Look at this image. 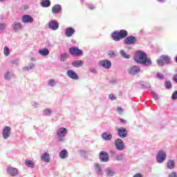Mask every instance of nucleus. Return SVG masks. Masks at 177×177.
<instances>
[{"label":"nucleus","mask_w":177,"mask_h":177,"mask_svg":"<svg viewBox=\"0 0 177 177\" xmlns=\"http://www.w3.org/2000/svg\"><path fill=\"white\" fill-rule=\"evenodd\" d=\"M134 61L144 66H151V59L147 57V55L143 51H137L134 57Z\"/></svg>","instance_id":"f257e3e1"},{"label":"nucleus","mask_w":177,"mask_h":177,"mask_svg":"<svg viewBox=\"0 0 177 177\" xmlns=\"http://www.w3.org/2000/svg\"><path fill=\"white\" fill-rule=\"evenodd\" d=\"M111 37L114 41H120V39H124V38L128 37V31L121 30L120 31L113 32L111 34Z\"/></svg>","instance_id":"f03ea898"},{"label":"nucleus","mask_w":177,"mask_h":177,"mask_svg":"<svg viewBox=\"0 0 177 177\" xmlns=\"http://www.w3.org/2000/svg\"><path fill=\"white\" fill-rule=\"evenodd\" d=\"M69 53L72 56L80 57V56H82V55H84V51L78 48V47H71L69 48Z\"/></svg>","instance_id":"7ed1b4c3"},{"label":"nucleus","mask_w":177,"mask_h":177,"mask_svg":"<svg viewBox=\"0 0 177 177\" xmlns=\"http://www.w3.org/2000/svg\"><path fill=\"white\" fill-rule=\"evenodd\" d=\"M169 57L168 55H161L160 58L156 60L157 64L158 66H165V64H168L169 63Z\"/></svg>","instance_id":"20e7f679"},{"label":"nucleus","mask_w":177,"mask_h":177,"mask_svg":"<svg viewBox=\"0 0 177 177\" xmlns=\"http://www.w3.org/2000/svg\"><path fill=\"white\" fill-rule=\"evenodd\" d=\"M165 158H167V153L162 150L159 151L156 156L157 162L159 163L164 162Z\"/></svg>","instance_id":"39448f33"},{"label":"nucleus","mask_w":177,"mask_h":177,"mask_svg":"<svg viewBox=\"0 0 177 177\" xmlns=\"http://www.w3.org/2000/svg\"><path fill=\"white\" fill-rule=\"evenodd\" d=\"M115 147L117 150H119V151H122V150L125 149L124 147V141L120 138H118L115 140Z\"/></svg>","instance_id":"423d86ee"},{"label":"nucleus","mask_w":177,"mask_h":177,"mask_svg":"<svg viewBox=\"0 0 177 177\" xmlns=\"http://www.w3.org/2000/svg\"><path fill=\"white\" fill-rule=\"evenodd\" d=\"M12 129L10 127L6 126L3 129V139H8L10 138Z\"/></svg>","instance_id":"0eeeda50"},{"label":"nucleus","mask_w":177,"mask_h":177,"mask_svg":"<svg viewBox=\"0 0 177 177\" xmlns=\"http://www.w3.org/2000/svg\"><path fill=\"white\" fill-rule=\"evenodd\" d=\"M136 41L137 39L135 36L132 35L129 36L124 39V42L126 44V45H133L134 44H136Z\"/></svg>","instance_id":"6e6552de"},{"label":"nucleus","mask_w":177,"mask_h":177,"mask_svg":"<svg viewBox=\"0 0 177 177\" xmlns=\"http://www.w3.org/2000/svg\"><path fill=\"white\" fill-rule=\"evenodd\" d=\"M67 134V129L64 127L60 128L57 131V135L59 139V140H63L62 138H64L66 135Z\"/></svg>","instance_id":"1a4fd4ad"},{"label":"nucleus","mask_w":177,"mask_h":177,"mask_svg":"<svg viewBox=\"0 0 177 177\" xmlns=\"http://www.w3.org/2000/svg\"><path fill=\"white\" fill-rule=\"evenodd\" d=\"M99 158L102 162H107L109 161V153L102 151L100 152Z\"/></svg>","instance_id":"9d476101"},{"label":"nucleus","mask_w":177,"mask_h":177,"mask_svg":"<svg viewBox=\"0 0 177 177\" xmlns=\"http://www.w3.org/2000/svg\"><path fill=\"white\" fill-rule=\"evenodd\" d=\"M118 135L120 138H127V136H128V131H127V129L120 127L118 129Z\"/></svg>","instance_id":"9b49d317"},{"label":"nucleus","mask_w":177,"mask_h":177,"mask_svg":"<svg viewBox=\"0 0 177 177\" xmlns=\"http://www.w3.org/2000/svg\"><path fill=\"white\" fill-rule=\"evenodd\" d=\"M99 64L102 66V67H104V68H110L111 67V62L109 59L100 61Z\"/></svg>","instance_id":"f8f14e48"},{"label":"nucleus","mask_w":177,"mask_h":177,"mask_svg":"<svg viewBox=\"0 0 177 177\" xmlns=\"http://www.w3.org/2000/svg\"><path fill=\"white\" fill-rule=\"evenodd\" d=\"M67 75L68 77H69V78H71L72 80H77L80 78L77 73H75V71L73 70H68L67 71Z\"/></svg>","instance_id":"ddd939ff"},{"label":"nucleus","mask_w":177,"mask_h":177,"mask_svg":"<svg viewBox=\"0 0 177 177\" xmlns=\"http://www.w3.org/2000/svg\"><path fill=\"white\" fill-rule=\"evenodd\" d=\"M129 73V74H138L140 71V68L138 66H133L130 67L129 69H128Z\"/></svg>","instance_id":"4468645a"},{"label":"nucleus","mask_w":177,"mask_h":177,"mask_svg":"<svg viewBox=\"0 0 177 177\" xmlns=\"http://www.w3.org/2000/svg\"><path fill=\"white\" fill-rule=\"evenodd\" d=\"M21 21L23 23H32V21H34V19L30 15H25L22 17Z\"/></svg>","instance_id":"2eb2a0df"},{"label":"nucleus","mask_w":177,"mask_h":177,"mask_svg":"<svg viewBox=\"0 0 177 177\" xmlns=\"http://www.w3.org/2000/svg\"><path fill=\"white\" fill-rule=\"evenodd\" d=\"M7 172L9 174V175H11V176H16V175L19 174V170L15 167H9L7 169Z\"/></svg>","instance_id":"dca6fc26"},{"label":"nucleus","mask_w":177,"mask_h":177,"mask_svg":"<svg viewBox=\"0 0 177 177\" xmlns=\"http://www.w3.org/2000/svg\"><path fill=\"white\" fill-rule=\"evenodd\" d=\"M65 34L68 37H73V34H75V30L71 27L67 28L65 30Z\"/></svg>","instance_id":"f3484780"},{"label":"nucleus","mask_w":177,"mask_h":177,"mask_svg":"<svg viewBox=\"0 0 177 177\" xmlns=\"http://www.w3.org/2000/svg\"><path fill=\"white\" fill-rule=\"evenodd\" d=\"M48 27L51 30H56L59 28V23L56 21H52L48 24Z\"/></svg>","instance_id":"a211bd4d"},{"label":"nucleus","mask_w":177,"mask_h":177,"mask_svg":"<svg viewBox=\"0 0 177 177\" xmlns=\"http://www.w3.org/2000/svg\"><path fill=\"white\" fill-rule=\"evenodd\" d=\"M101 138L104 139V140H111L113 135H111V133H107V132H104L101 135Z\"/></svg>","instance_id":"6ab92c4d"},{"label":"nucleus","mask_w":177,"mask_h":177,"mask_svg":"<svg viewBox=\"0 0 177 177\" xmlns=\"http://www.w3.org/2000/svg\"><path fill=\"white\" fill-rule=\"evenodd\" d=\"M40 5L42 8H49L50 6V0H41Z\"/></svg>","instance_id":"aec40b11"},{"label":"nucleus","mask_w":177,"mask_h":177,"mask_svg":"<svg viewBox=\"0 0 177 177\" xmlns=\"http://www.w3.org/2000/svg\"><path fill=\"white\" fill-rule=\"evenodd\" d=\"M59 157L63 160H64V158H67V157H68V151L66 149H63L59 152Z\"/></svg>","instance_id":"412c9836"},{"label":"nucleus","mask_w":177,"mask_h":177,"mask_svg":"<svg viewBox=\"0 0 177 177\" xmlns=\"http://www.w3.org/2000/svg\"><path fill=\"white\" fill-rule=\"evenodd\" d=\"M60 10H62V6L59 4H56L52 8L53 13H59Z\"/></svg>","instance_id":"4be33fe9"},{"label":"nucleus","mask_w":177,"mask_h":177,"mask_svg":"<svg viewBox=\"0 0 177 177\" xmlns=\"http://www.w3.org/2000/svg\"><path fill=\"white\" fill-rule=\"evenodd\" d=\"M41 159L45 162H49L50 161V158H49V153L48 152L44 153L41 156Z\"/></svg>","instance_id":"5701e85b"},{"label":"nucleus","mask_w":177,"mask_h":177,"mask_svg":"<svg viewBox=\"0 0 177 177\" xmlns=\"http://www.w3.org/2000/svg\"><path fill=\"white\" fill-rule=\"evenodd\" d=\"M38 53L41 56H48V55H49V50H48V48H44L43 49H39Z\"/></svg>","instance_id":"b1692460"},{"label":"nucleus","mask_w":177,"mask_h":177,"mask_svg":"<svg viewBox=\"0 0 177 177\" xmlns=\"http://www.w3.org/2000/svg\"><path fill=\"white\" fill-rule=\"evenodd\" d=\"M83 64L84 62H82V60L81 59H78L72 62V66H73V67H81L82 66H83Z\"/></svg>","instance_id":"393cba45"},{"label":"nucleus","mask_w":177,"mask_h":177,"mask_svg":"<svg viewBox=\"0 0 177 177\" xmlns=\"http://www.w3.org/2000/svg\"><path fill=\"white\" fill-rule=\"evenodd\" d=\"M12 27L13 30H15V31H17V30L21 29V24L15 23V24H12Z\"/></svg>","instance_id":"a878e982"},{"label":"nucleus","mask_w":177,"mask_h":177,"mask_svg":"<svg viewBox=\"0 0 177 177\" xmlns=\"http://www.w3.org/2000/svg\"><path fill=\"white\" fill-rule=\"evenodd\" d=\"M25 165L26 167H28L29 168H34V162L32 160H26L25 161Z\"/></svg>","instance_id":"bb28decb"},{"label":"nucleus","mask_w":177,"mask_h":177,"mask_svg":"<svg viewBox=\"0 0 177 177\" xmlns=\"http://www.w3.org/2000/svg\"><path fill=\"white\" fill-rule=\"evenodd\" d=\"M175 167V162L174 160H169L167 162V167L169 169H173V168Z\"/></svg>","instance_id":"cd10ccee"},{"label":"nucleus","mask_w":177,"mask_h":177,"mask_svg":"<svg viewBox=\"0 0 177 177\" xmlns=\"http://www.w3.org/2000/svg\"><path fill=\"white\" fill-rule=\"evenodd\" d=\"M120 53L121 56H122V57H124V59H129V57H131V55L125 53V51H124V50H121L120 51Z\"/></svg>","instance_id":"c85d7f7f"},{"label":"nucleus","mask_w":177,"mask_h":177,"mask_svg":"<svg viewBox=\"0 0 177 177\" xmlns=\"http://www.w3.org/2000/svg\"><path fill=\"white\" fill-rule=\"evenodd\" d=\"M106 176H113L114 175V172L112 171L110 168L105 169Z\"/></svg>","instance_id":"c756f323"},{"label":"nucleus","mask_w":177,"mask_h":177,"mask_svg":"<svg viewBox=\"0 0 177 177\" xmlns=\"http://www.w3.org/2000/svg\"><path fill=\"white\" fill-rule=\"evenodd\" d=\"M3 53L5 56H9L10 55V50H9V48L8 46L4 47Z\"/></svg>","instance_id":"7c9ffc66"},{"label":"nucleus","mask_w":177,"mask_h":177,"mask_svg":"<svg viewBox=\"0 0 177 177\" xmlns=\"http://www.w3.org/2000/svg\"><path fill=\"white\" fill-rule=\"evenodd\" d=\"M12 77H13V74L10 73V72H6L4 74L5 80H10V78H12Z\"/></svg>","instance_id":"2f4dec72"},{"label":"nucleus","mask_w":177,"mask_h":177,"mask_svg":"<svg viewBox=\"0 0 177 177\" xmlns=\"http://www.w3.org/2000/svg\"><path fill=\"white\" fill-rule=\"evenodd\" d=\"M68 57L67 56L66 53H63L61 55L60 60H61V62H65V60H67Z\"/></svg>","instance_id":"473e14b6"},{"label":"nucleus","mask_w":177,"mask_h":177,"mask_svg":"<svg viewBox=\"0 0 177 177\" xmlns=\"http://www.w3.org/2000/svg\"><path fill=\"white\" fill-rule=\"evenodd\" d=\"M95 167L97 169V174L98 175H102V167H100V165L96 164Z\"/></svg>","instance_id":"72a5a7b5"},{"label":"nucleus","mask_w":177,"mask_h":177,"mask_svg":"<svg viewBox=\"0 0 177 177\" xmlns=\"http://www.w3.org/2000/svg\"><path fill=\"white\" fill-rule=\"evenodd\" d=\"M165 88H169L172 87V84L171 83V82L169 80L166 81L165 83Z\"/></svg>","instance_id":"f704fd0d"},{"label":"nucleus","mask_w":177,"mask_h":177,"mask_svg":"<svg viewBox=\"0 0 177 177\" xmlns=\"http://www.w3.org/2000/svg\"><path fill=\"white\" fill-rule=\"evenodd\" d=\"M48 85H50V86H55L56 85V82H55L54 80H50L48 81Z\"/></svg>","instance_id":"c9c22d12"},{"label":"nucleus","mask_w":177,"mask_h":177,"mask_svg":"<svg viewBox=\"0 0 177 177\" xmlns=\"http://www.w3.org/2000/svg\"><path fill=\"white\" fill-rule=\"evenodd\" d=\"M108 55L110 56V57H115V51H109Z\"/></svg>","instance_id":"e433bc0d"},{"label":"nucleus","mask_w":177,"mask_h":177,"mask_svg":"<svg viewBox=\"0 0 177 177\" xmlns=\"http://www.w3.org/2000/svg\"><path fill=\"white\" fill-rule=\"evenodd\" d=\"M171 99H173V100H175L177 99V91H174L171 95Z\"/></svg>","instance_id":"4c0bfd02"},{"label":"nucleus","mask_w":177,"mask_h":177,"mask_svg":"<svg viewBox=\"0 0 177 177\" xmlns=\"http://www.w3.org/2000/svg\"><path fill=\"white\" fill-rule=\"evenodd\" d=\"M117 113H118V114H122V113L124 112V110H122V108L121 107H118L116 109Z\"/></svg>","instance_id":"58836bf2"},{"label":"nucleus","mask_w":177,"mask_h":177,"mask_svg":"<svg viewBox=\"0 0 177 177\" xmlns=\"http://www.w3.org/2000/svg\"><path fill=\"white\" fill-rule=\"evenodd\" d=\"M44 114H46V115H49V114H50V113H52V111H50V109H45L44 111Z\"/></svg>","instance_id":"ea45409f"},{"label":"nucleus","mask_w":177,"mask_h":177,"mask_svg":"<svg viewBox=\"0 0 177 177\" xmlns=\"http://www.w3.org/2000/svg\"><path fill=\"white\" fill-rule=\"evenodd\" d=\"M109 99H111V100H115L117 99V97L115 96H114L113 94H110L109 95Z\"/></svg>","instance_id":"a19ab883"},{"label":"nucleus","mask_w":177,"mask_h":177,"mask_svg":"<svg viewBox=\"0 0 177 177\" xmlns=\"http://www.w3.org/2000/svg\"><path fill=\"white\" fill-rule=\"evenodd\" d=\"M169 177H177L176 172L173 171L169 174Z\"/></svg>","instance_id":"79ce46f5"},{"label":"nucleus","mask_w":177,"mask_h":177,"mask_svg":"<svg viewBox=\"0 0 177 177\" xmlns=\"http://www.w3.org/2000/svg\"><path fill=\"white\" fill-rule=\"evenodd\" d=\"M88 9H90V10H93V9H95V6H93L92 4H88Z\"/></svg>","instance_id":"37998d69"},{"label":"nucleus","mask_w":177,"mask_h":177,"mask_svg":"<svg viewBox=\"0 0 177 177\" xmlns=\"http://www.w3.org/2000/svg\"><path fill=\"white\" fill-rule=\"evenodd\" d=\"M157 77H158V78H160V80H162V77H164V75L160 73H158Z\"/></svg>","instance_id":"c03bdc74"},{"label":"nucleus","mask_w":177,"mask_h":177,"mask_svg":"<svg viewBox=\"0 0 177 177\" xmlns=\"http://www.w3.org/2000/svg\"><path fill=\"white\" fill-rule=\"evenodd\" d=\"M173 80L177 83V73L173 77Z\"/></svg>","instance_id":"a18cd8bd"},{"label":"nucleus","mask_w":177,"mask_h":177,"mask_svg":"<svg viewBox=\"0 0 177 177\" xmlns=\"http://www.w3.org/2000/svg\"><path fill=\"white\" fill-rule=\"evenodd\" d=\"M133 177H143V176L140 174V173H138L136 175H134Z\"/></svg>","instance_id":"49530a36"},{"label":"nucleus","mask_w":177,"mask_h":177,"mask_svg":"<svg viewBox=\"0 0 177 177\" xmlns=\"http://www.w3.org/2000/svg\"><path fill=\"white\" fill-rule=\"evenodd\" d=\"M3 27H5V25L0 24V30H2V28H3Z\"/></svg>","instance_id":"de8ad7c7"},{"label":"nucleus","mask_w":177,"mask_h":177,"mask_svg":"<svg viewBox=\"0 0 177 177\" xmlns=\"http://www.w3.org/2000/svg\"><path fill=\"white\" fill-rule=\"evenodd\" d=\"M117 158H118V160H120V159L122 158V156L119 155V156H118Z\"/></svg>","instance_id":"09e8293b"},{"label":"nucleus","mask_w":177,"mask_h":177,"mask_svg":"<svg viewBox=\"0 0 177 177\" xmlns=\"http://www.w3.org/2000/svg\"><path fill=\"white\" fill-rule=\"evenodd\" d=\"M32 67H34V64H31V66H30V68H32Z\"/></svg>","instance_id":"8fccbe9b"},{"label":"nucleus","mask_w":177,"mask_h":177,"mask_svg":"<svg viewBox=\"0 0 177 177\" xmlns=\"http://www.w3.org/2000/svg\"><path fill=\"white\" fill-rule=\"evenodd\" d=\"M120 121H121V122H125V120H122V119H120Z\"/></svg>","instance_id":"3c124183"},{"label":"nucleus","mask_w":177,"mask_h":177,"mask_svg":"<svg viewBox=\"0 0 177 177\" xmlns=\"http://www.w3.org/2000/svg\"><path fill=\"white\" fill-rule=\"evenodd\" d=\"M175 62H176V63H177V56L175 58Z\"/></svg>","instance_id":"603ef678"},{"label":"nucleus","mask_w":177,"mask_h":177,"mask_svg":"<svg viewBox=\"0 0 177 177\" xmlns=\"http://www.w3.org/2000/svg\"><path fill=\"white\" fill-rule=\"evenodd\" d=\"M24 70L27 71V70H28V68L26 67V68H24Z\"/></svg>","instance_id":"864d4df0"},{"label":"nucleus","mask_w":177,"mask_h":177,"mask_svg":"<svg viewBox=\"0 0 177 177\" xmlns=\"http://www.w3.org/2000/svg\"><path fill=\"white\" fill-rule=\"evenodd\" d=\"M159 2H162L164 0H158Z\"/></svg>","instance_id":"5fc2aeb1"}]
</instances>
